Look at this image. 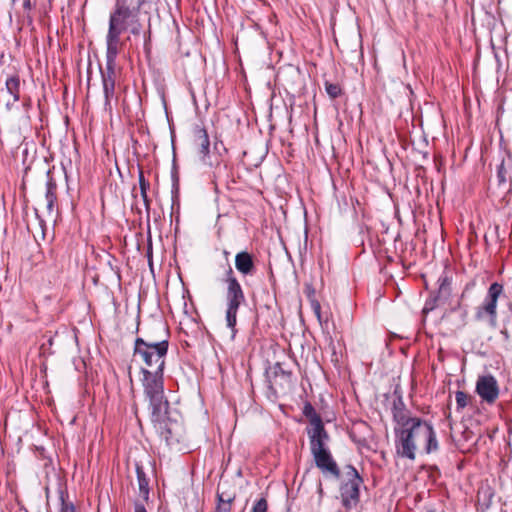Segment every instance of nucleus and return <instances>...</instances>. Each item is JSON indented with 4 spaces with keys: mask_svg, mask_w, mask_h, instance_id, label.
<instances>
[{
    "mask_svg": "<svg viewBox=\"0 0 512 512\" xmlns=\"http://www.w3.org/2000/svg\"><path fill=\"white\" fill-rule=\"evenodd\" d=\"M142 387L151 410V422L161 439L170 446L179 443L181 423L172 418L169 402L164 395V371L141 368Z\"/></svg>",
    "mask_w": 512,
    "mask_h": 512,
    "instance_id": "f257e3e1",
    "label": "nucleus"
},
{
    "mask_svg": "<svg viewBox=\"0 0 512 512\" xmlns=\"http://www.w3.org/2000/svg\"><path fill=\"white\" fill-rule=\"evenodd\" d=\"M151 0H116L109 15L106 47L121 50L124 42L122 33L130 31L134 36L141 33L139 16Z\"/></svg>",
    "mask_w": 512,
    "mask_h": 512,
    "instance_id": "f03ea898",
    "label": "nucleus"
},
{
    "mask_svg": "<svg viewBox=\"0 0 512 512\" xmlns=\"http://www.w3.org/2000/svg\"><path fill=\"white\" fill-rule=\"evenodd\" d=\"M169 330L162 321H154L143 337L134 340L133 356L138 357L145 368L165 369V359L169 349Z\"/></svg>",
    "mask_w": 512,
    "mask_h": 512,
    "instance_id": "7ed1b4c3",
    "label": "nucleus"
},
{
    "mask_svg": "<svg viewBox=\"0 0 512 512\" xmlns=\"http://www.w3.org/2000/svg\"><path fill=\"white\" fill-rule=\"evenodd\" d=\"M395 450L396 454L411 461L416 459L418 444L424 443V450L427 454L436 452L439 448L436 432L429 422L415 420L406 427H395Z\"/></svg>",
    "mask_w": 512,
    "mask_h": 512,
    "instance_id": "20e7f679",
    "label": "nucleus"
},
{
    "mask_svg": "<svg viewBox=\"0 0 512 512\" xmlns=\"http://www.w3.org/2000/svg\"><path fill=\"white\" fill-rule=\"evenodd\" d=\"M193 149L203 165L218 166L222 155L227 153L222 140L217 136L216 130H194Z\"/></svg>",
    "mask_w": 512,
    "mask_h": 512,
    "instance_id": "39448f33",
    "label": "nucleus"
},
{
    "mask_svg": "<svg viewBox=\"0 0 512 512\" xmlns=\"http://www.w3.org/2000/svg\"><path fill=\"white\" fill-rule=\"evenodd\" d=\"M504 287L498 282L492 283L483 302L475 308L474 319L478 322H487L491 328L497 326V303L503 294Z\"/></svg>",
    "mask_w": 512,
    "mask_h": 512,
    "instance_id": "423d86ee",
    "label": "nucleus"
},
{
    "mask_svg": "<svg viewBox=\"0 0 512 512\" xmlns=\"http://www.w3.org/2000/svg\"><path fill=\"white\" fill-rule=\"evenodd\" d=\"M344 470V479L340 485V495L343 505L350 507L359 502L360 486L363 484V478L352 465H346Z\"/></svg>",
    "mask_w": 512,
    "mask_h": 512,
    "instance_id": "0eeeda50",
    "label": "nucleus"
},
{
    "mask_svg": "<svg viewBox=\"0 0 512 512\" xmlns=\"http://www.w3.org/2000/svg\"><path fill=\"white\" fill-rule=\"evenodd\" d=\"M121 50L106 47V67L101 69V78L103 85V92L105 97V104H110V101L115 95V82H116V59Z\"/></svg>",
    "mask_w": 512,
    "mask_h": 512,
    "instance_id": "6e6552de",
    "label": "nucleus"
},
{
    "mask_svg": "<svg viewBox=\"0 0 512 512\" xmlns=\"http://www.w3.org/2000/svg\"><path fill=\"white\" fill-rule=\"evenodd\" d=\"M438 290L430 295V297L426 300L423 313L427 314L433 311L440 305L445 304L452 294V278L448 276L446 273H443L438 278Z\"/></svg>",
    "mask_w": 512,
    "mask_h": 512,
    "instance_id": "1a4fd4ad",
    "label": "nucleus"
},
{
    "mask_svg": "<svg viewBox=\"0 0 512 512\" xmlns=\"http://www.w3.org/2000/svg\"><path fill=\"white\" fill-rule=\"evenodd\" d=\"M475 392L483 403L493 405L500 394L498 381L491 374L480 375L476 381Z\"/></svg>",
    "mask_w": 512,
    "mask_h": 512,
    "instance_id": "9d476101",
    "label": "nucleus"
},
{
    "mask_svg": "<svg viewBox=\"0 0 512 512\" xmlns=\"http://www.w3.org/2000/svg\"><path fill=\"white\" fill-rule=\"evenodd\" d=\"M269 383V389L277 394L279 391L289 390L292 386V372L285 370L281 363H275L266 372Z\"/></svg>",
    "mask_w": 512,
    "mask_h": 512,
    "instance_id": "9b49d317",
    "label": "nucleus"
},
{
    "mask_svg": "<svg viewBox=\"0 0 512 512\" xmlns=\"http://www.w3.org/2000/svg\"><path fill=\"white\" fill-rule=\"evenodd\" d=\"M311 454L314 458L316 467L320 469L323 474H329L336 479L340 478V469L334 460L329 448L325 450H319L318 452Z\"/></svg>",
    "mask_w": 512,
    "mask_h": 512,
    "instance_id": "f8f14e48",
    "label": "nucleus"
},
{
    "mask_svg": "<svg viewBox=\"0 0 512 512\" xmlns=\"http://www.w3.org/2000/svg\"><path fill=\"white\" fill-rule=\"evenodd\" d=\"M223 283L226 285L225 301H246L244 290L231 266L225 271Z\"/></svg>",
    "mask_w": 512,
    "mask_h": 512,
    "instance_id": "ddd939ff",
    "label": "nucleus"
},
{
    "mask_svg": "<svg viewBox=\"0 0 512 512\" xmlns=\"http://www.w3.org/2000/svg\"><path fill=\"white\" fill-rule=\"evenodd\" d=\"M235 267L243 276H253L256 272L253 256L247 251H241L236 254Z\"/></svg>",
    "mask_w": 512,
    "mask_h": 512,
    "instance_id": "4468645a",
    "label": "nucleus"
},
{
    "mask_svg": "<svg viewBox=\"0 0 512 512\" xmlns=\"http://www.w3.org/2000/svg\"><path fill=\"white\" fill-rule=\"evenodd\" d=\"M246 301H225V321L226 326L231 330L232 338L237 333V315L240 307L245 304Z\"/></svg>",
    "mask_w": 512,
    "mask_h": 512,
    "instance_id": "2eb2a0df",
    "label": "nucleus"
},
{
    "mask_svg": "<svg viewBox=\"0 0 512 512\" xmlns=\"http://www.w3.org/2000/svg\"><path fill=\"white\" fill-rule=\"evenodd\" d=\"M45 200L47 216L51 219H56L57 211L55 210V207L57 204V184L52 178H50L46 183Z\"/></svg>",
    "mask_w": 512,
    "mask_h": 512,
    "instance_id": "dca6fc26",
    "label": "nucleus"
},
{
    "mask_svg": "<svg viewBox=\"0 0 512 512\" xmlns=\"http://www.w3.org/2000/svg\"><path fill=\"white\" fill-rule=\"evenodd\" d=\"M392 413L393 419L397 423L396 427H406L412 424V422L415 420H421L419 417L410 416V413L405 409L401 400L394 402Z\"/></svg>",
    "mask_w": 512,
    "mask_h": 512,
    "instance_id": "f3484780",
    "label": "nucleus"
},
{
    "mask_svg": "<svg viewBox=\"0 0 512 512\" xmlns=\"http://www.w3.org/2000/svg\"><path fill=\"white\" fill-rule=\"evenodd\" d=\"M5 87L7 93L12 97V100H7L5 102V107L10 109V107L19 101L20 99V78L17 74L9 76L6 78Z\"/></svg>",
    "mask_w": 512,
    "mask_h": 512,
    "instance_id": "a211bd4d",
    "label": "nucleus"
},
{
    "mask_svg": "<svg viewBox=\"0 0 512 512\" xmlns=\"http://www.w3.org/2000/svg\"><path fill=\"white\" fill-rule=\"evenodd\" d=\"M35 8V3L31 0H23L22 9L23 12L19 14V22L22 25H26L30 29L34 28V17L32 14L33 9Z\"/></svg>",
    "mask_w": 512,
    "mask_h": 512,
    "instance_id": "6ab92c4d",
    "label": "nucleus"
},
{
    "mask_svg": "<svg viewBox=\"0 0 512 512\" xmlns=\"http://www.w3.org/2000/svg\"><path fill=\"white\" fill-rule=\"evenodd\" d=\"M135 468H136L137 481H138V486H139V493L143 497L144 500H148L149 492H150L149 479H148L146 473L144 472L143 467L139 463H136Z\"/></svg>",
    "mask_w": 512,
    "mask_h": 512,
    "instance_id": "aec40b11",
    "label": "nucleus"
},
{
    "mask_svg": "<svg viewBox=\"0 0 512 512\" xmlns=\"http://www.w3.org/2000/svg\"><path fill=\"white\" fill-rule=\"evenodd\" d=\"M138 183L140 188V195L144 202L145 208L149 210L151 200L149 199L147 192L150 189V183L145 179L144 172L141 168H139Z\"/></svg>",
    "mask_w": 512,
    "mask_h": 512,
    "instance_id": "412c9836",
    "label": "nucleus"
},
{
    "mask_svg": "<svg viewBox=\"0 0 512 512\" xmlns=\"http://www.w3.org/2000/svg\"><path fill=\"white\" fill-rule=\"evenodd\" d=\"M414 135L411 138L412 146L419 152H424V149L428 146V136L424 130H414Z\"/></svg>",
    "mask_w": 512,
    "mask_h": 512,
    "instance_id": "4be33fe9",
    "label": "nucleus"
},
{
    "mask_svg": "<svg viewBox=\"0 0 512 512\" xmlns=\"http://www.w3.org/2000/svg\"><path fill=\"white\" fill-rule=\"evenodd\" d=\"M307 434L309 439L319 436L329 438V434L326 431L322 420L311 423L310 426L307 428Z\"/></svg>",
    "mask_w": 512,
    "mask_h": 512,
    "instance_id": "5701e85b",
    "label": "nucleus"
},
{
    "mask_svg": "<svg viewBox=\"0 0 512 512\" xmlns=\"http://www.w3.org/2000/svg\"><path fill=\"white\" fill-rule=\"evenodd\" d=\"M324 88L330 99L334 100L341 97L344 94L342 86L337 82L324 81Z\"/></svg>",
    "mask_w": 512,
    "mask_h": 512,
    "instance_id": "b1692460",
    "label": "nucleus"
},
{
    "mask_svg": "<svg viewBox=\"0 0 512 512\" xmlns=\"http://www.w3.org/2000/svg\"><path fill=\"white\" fill-rule=\"evenodd\" d=\"M303 415L308 419L309 424L322 420L310 402H306L303 407Z\"/></svg>",
    "mask_w": 512,
    "mask_h": 512,
    "instance_id": "393cba45",
    "label": "nucleus"
},
{
    "mask_svg": "<svg viewBox=\"0 0 512 512\" xmlns=\"http://www.w3.org/2000/svg\"><path fill=\"white\" fill-rule=\"evenodd\" d=\"M310 440V450L311 453L318 452L319 450L328 449L327 442L329 438H324L322 436L314 437Z\"/></svg>",
    "mask_w": 512,
    "mask_h": 512,
    "instance_id": "a878e982",
    "label": "nucleus"
},
{
    "mask_svg": "<svg viewBox=\"0 0 512 512\" xmlns=\"http://www.w3.org/2000/svg\"><path fill=\"white\" fill-rule=\"evenodd\" d=\"M456 408L458 411L463 410L471 400V396L464 391H457L455 394Z\"/></svg>",
    "mask_w": 512,
    "mask_h": 512,
    "instance_id": "bb28decb",
    "label": "nucleus"
},
{
    "mask_svg": "<svg viewBox=\"0 0 512 512\" xmlns=\"http://www.w3.org/2000/svg\"><path fill=\"white\" fill-rule=\"evenodd\" d=\"M288 75L291 78V88L293 89V86L297 84L301 80L302 74L299 68H291L288 71Z\"/></svg>",
    "mask_w": 512,
    "mask_h": 512,
    "instance_id": "cd10ccee",
    "label": "nucleus"
},
{
    "mask_svg": "<svg viewBox=\"0 0 512 512\" xmlns=\"http://www.w3.org/2000/svg\"><path fill=\"white\" fill-rule=\"evenodd\" d=\"M268 504L265 498H260L255 502L251 512H267Z\"/></svg>",
    "mask_w": 512,
    "mask_h": 512,
    "instance_id": "c85d7f7f",
    "label": "nucleus"
},
{
    "mask_svg": "<svg viewBox=\"0 0 512 512\" xmlns=\"http://www.w3.org/2000/svg\"><path fill=\"white\" fill-rule=\"evenodd\" d=\"M232 504L233 503L224 501L223 498H220V500H217L215 512H230Z\"/></svg>",
    "mask_w": 512,
    "mask_h": 512,
    "instance_id": "c756f323",
    "label": "nucleus"
},
{
    "mask_svg": "<svg viewBox=\"0 0 512 512\" xmlns=\"http://www.w3.org/2000/svg\"><path fill=\"white\" fill-rule=\"evenodd\" d=\"M506 175L507 171L504 167V163L502 162L497 168V180L499 185L506 183Z\"/></svg>",
    "mask_w": 512,
    "mask_h": 512,
    "instance_id": "7c9ffc66",
    "label": "nucleus"
},
{
    "mask_svg": "<svg viewBox=\"0 0 512 512\" xmlns=\"http://www.w3.org/2000/svg\"><path fill=\"white\" fill-rule=\"evenodd\" d=\"M216 496H217V500H220V498H223L224 501L231 502V503H233L235 500L234 493H230L228 491H220V487L218 488Z\"/></svg>",
    "mask_w": 512,
    "mask_h": 512,
    "instance_id": "2f4dec72",
    "label": "nucleus"
},
{
    "mask_svg": "<svg viewBox=\"0 0 512 512\" xmlns=\"http://www.w3.org/2000/svg\"><path fill=\"white\" fill-rule=\"evenodd\" d=\"M308 301L310 303V307H311L313 313L315 314L317 319L320 321L321 320V305H320L319 301L317 299H311Z\"/></svg>",
    "mask_w": 512,
    "mask_h": 512,
    "instance_id": "473e14b6",
    "label": "nucleus"
},
{
    "mask_svg": "<svg viewBox=\"0 0 512 512\" xmlns=\"http://www.w3.org/2000/svg\"><path fill=\"white\" fill-rule=\"evenodd\" d=\"M305 294H306L308 300L316 299L315 289L311 284L305 285Z\"/></svg>",
    "mask_w": 512,
    "mask_h": 512,
    "instance_id": "72a5a7b5",
    "label": "nucleus"
},
{
    "mask_svg": "<svg viewBox=\"0 0 512 512\" xmlns=\"http://www.w3.org/2000/svg\"><path fill=\"white\" fill-rule=\"evenodd\" d=\"M134 512H147L143 504L136 502L134 505Z\"/></svg>",
    "mask_w": 512,
    "mask_h": 512,
    "instance_id": "f704fd0d",
    "label": "nucleus"
},
{
    "mask_svg": "<svg viewBox=\"0 0 512 512\" xmlns=\"http://www.w3.org/2000/svg\"><path fill=\"white\" fill-rule=\"evenodd\" d=\"M501 334L504 336V338H505L506 340H508V339H509V334H508V332H507L506 330L501 331Z\"/></svg>",
    "mask_w": 512,
    "mask_h": 512,
    "instance_id": "c9c22d12",
    "label": "nucleus"
},
{
    "mask_svg": "<svg viewBox=\"0 0 512 512\" xmlns=\"http://www.w3.org/2000/svg\"><path fill=\"white\" fill-rule=\"evenodd\" d=\"M170 132H171V140L173 142L174 141V137H175V130L171 129Z\"/></svg>",
    "mask_w": 512,
    "mask_h": 512,
    "instance_id": "e433bc0d",
    "label": "nucleus"
},
{
    "mask_svg": "<svg viewBox=\"0 0 512 512\" xmlns=\"http://www.w3.org/2000/svg\"><path fill=\"white\" fill-rule=\"evenodd\" d=\"M150 255H151V248H149V250H148V256H150Z\"/></svg>",
    "mask_w": 512,
    "mask_h": 512,
    "instance_id": "4c0bfd02",
    "label": "nucleus"
},
{
    "mask_svg": "<svg viewBox=\"0 0 512 512\" xmlns=\"http://www.w3.org/2000/svg\"><path fill=\"white\" fill-rule=\"evenodd\" d=\"M429 512H444V511L431 510Z\"/></svg>",
    "mask_w": 512,
    "mask_h": 512,
    "instance_id": "58836bf2",
    "label": "nucleus"
},
{
    "mask_svg": "<svg viewBox=\"0 0 512 512\" xmlns=\"http://www.w3.org/2000/svg\"><path fill=\"white\" fill-rule=\"evenodd\" d=\"M315 141L318 142V136L317 134L315 135Z\"/></svg>",
    "mask_w": 512,
    "mask_h": 512,
    "instance_id": "ea45409f",
    "label": "nucleus"
},
{
    "mask_svg": "<svg viewBox=\"0 0 512 512\" xmlns=\"http://www.w3.org/2000/svg\"><path fill=\"white\" fill-rule=\"evenodd\" d=\"M224 254H225V256H228V255H229V252L224 251Z\"/></svg>",
    "mask_w": 512,
    "mask_h": 512,
    "instance_id": "a19ab883",
    "label": "nucleus"
},
{
    "mask_svg": "<svg viewBox=\"0 0 512 512\" xmlns=\"http://www.w3.org/2000/svg\"><path fill=\"white\" fill-rule=\"evenodd\" d=\"M17 0H11L12 4H15Z\"/></svg>",
    "mask_w": 512,
    "mask_h": 512,
    "instance_id": "79ce46f5",
    "label": "nucleus"
}]
</instances>
